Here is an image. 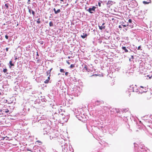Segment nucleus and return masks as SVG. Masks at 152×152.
<instances>
[{"instance_id": "1", "label": "nucleus", "mask_w": 152, "mask_h": 152, "mask_svg": "<svg viewBox=\"0 0 152 152\" xmlns=\"http://www.w3.org/2000/svg\"><path fill=\"white\" fill-rule=\"evenodd\" d=\"M96 8V7L95 6H93L92 8H89L87 10L90 13L92 14L94 13V12H95V10Z\"/></svg>"}, {"instance_id": "2", "label": "nucleus", "mask_w": 152, "mask_h": 152, "mask_svg": "<svg viewBox=\"0 0 152 152\" xmlns=\"http://www.w3.org/2000/svg\"><path fill=\"white\" fill-rule=\"evenodd\" d=\"M88 70V66L86 65L85 64L84 65V68L83 69V72H86Z\"/></svg>"}, {"instance_id": "3", "label": "nucleus", "mask_w": 152, "mask_h": 152, "mask_svg": "<svg viewBox=\"0 0 152 152\" xmlns=\"http://www.w3.org/2000/svg\"><path fill=\"white\" fill-rule=\"evenodd\" d=\"M55 13L56 14H57L58 13H59L61 12V10L60 9H58L57 10H56V9L55 8H54L53 9Z\"/></svg>"}, {"instance_id": "4", "label": "nucleus", "mask_w": 152, "mask_h": 152, "mask_svg": "<svg viewBox=\"0 0 152 152\" xmlns=\"http://www.w3.org/2000/svg\"><path fill=\"white\" fill-rule=\"evenodd\" d=\"M113 1H109L107 3V5L109 7L113 5Z\"/></svg>"}, {"instance_id": "5", "label": "nucleus", "mask_w": 152, "mask_h": 152, "mask_svg": "<svg viewBox=\"0 0 152 152\" xmlns=\"http://www.w3.org/2000/svg\"><path fill=\"white\" fill-rule=\"evenodd\" d=\"M50 75H49V76L48 77V79L46 80L45 81L44 83H48L50 80Z\"/></svg>"}, {"instance_id": "6", "label": "nucleus", "mask_w": 152, "mask_h": 152, "mask_svg": "<svg viewBox=\"0 0 152 152\" xmlns=\"http://www.w3.org/2000/svg\"><path fill=\"white\" fill-rule=\"evenodd\" d=\"M148 1H143V3L145 4H149V3H151V0H147Z\"/></svg>"}, {"instance_id": "7", "label": "nucleus", "mask_w": 152, "mask_h": 152, "mask_svg": "<svg viewBox=\"0 0 152 152\" xmlns=\"http://www.w3.org/2000/svg\"><path fill=\"white\" fill-rule=\"evenodd\" d=\"M87 36H88V35L87 34L83 33V35H81V37L82 38L84 39Z\"/></svg>"}, {"instance_id": "8", "label": "nucleus", "mask_w": 152, "mask_h": 152, "mask_svg": "<svg viewBox=\"0 0 152 152\" xmlns=\"http://www.w3.org/2000/svg\"><path fill=\"white\" fill-rule=\"evenodd\" d=\"M29 12L31 14L32 12V14L33 16L35 15V13L34 11L31 9H29L28 10Z\"/></svg>"}, {"instance_id": "9", "label": "nucleus", "mask_w": 152, "mask_h": 152, "mask_svg": "<svg viewBox=\"0 0 152 152\" xmlns=\"http://www.w3.org/2000/svg\"><path fill=\"white\" fill-rule=\"evenodd\" d=\"M99 29L100 30H102V29H105V26H102V25L101 26H100V25H99Z\"/></svg>"}, {"instance_id": "10", "label": "nucleus", "mask_w": 152, "mask_h": 152, "mask_svg": "<svg viewBox=\"0 0 152 152\" xmlns=\"http://www.w3.org/2000/svg\"><path fill=\"white\" fill-rule=\"evenodd\" d=\"M122 49L125 50V52L127 53L128 52V50L126 49L125 47H123Z\"/></svg>"}, {"instance_id": "11", "label": "nucleus", "mask_w": 152, "mask_h": 152, "mask_svg": "<svg viewBox=\"0 0 152 152\" xmlns=\"http://www.w3.org/2000/svg\"><path fill=\"white\" fill-rule=\"evenodd\" d=\"M12 62L11 61H10L9 62L10 64V68H11V67L12 66H14V64H13L12 63Z\"/></svg>"}, {"instance_id": "12", "label": "nucleus", "mask_w": 152, "mask_h": 152, "mask_svg": "<svg viewBox=\"0 0 152 152\" xmlns=\"http://www.w3.org/2000/svg\"><path fill=\"white\" fill-rule=\"evenodd\" d=\"M49 26L50 27L53 26V24L52 21L50 22L49 23Z\"/></svg>"}, {"instance_id": "13", "label": "nucleus", "mask_w": 152, "mask_h": 152, "mask_svg": "<svg viewBox=\"0 0 152 152\" xmlns=\"http://www.w3.org/2000/svg\"><path fill=\"white\" fill-rule=\"evenodd\" d=\"M36 142L38 143V144H39V145H41L42 143V142L41 141H40L39 140L37 141H36Z\"/></svg>"}, {"instance_id": "14", "label": "nucleus", "mask_w": 152, "mask_h": 152, "mask_svg": "<svg viewBox=\"0 0 152 152\" xmlns=\"http://www.w3.org/2000/svg\"><path fill=\"white\" fill-rule=\"evenodd\" d=\"M51 73V72L50 71H49V70L47 72V76H49V75H50V73Z\"/></svg>"}, {"instance_id": "15", "label": "nucleus", "mask_w": 152, "mask_h": 152, "mask_svg": "<svg viewBox=\"0 0 152 152\" xmlns=\"http://www.w3.org/2000/svg\"><path fill=\"white\" fill-rule=\"evenodd\" d=\"M37 22L38 24H40L41 23L40 19L39 18L37 20Z\"/></svg>"}, {"instance_id": "16", "label": "nucleus", "mask_w": 152, "mask_h": 152, "mask_svg": "<svg viewBox=\"0 0 152 152\" xmlns=\"http://www.w3.org/2000/svg\"><path fill=\"white\" fill-rule=\"evenodd\" d=\"M75 64H72L71 65L70 67V68L72 69L74 67H75Z\"/></svg>"}, {"instance_id": "17", "label": "nucleus", "mask_w": 152, "mask_h": 152, "mask_svg": "<svg viewBox=\"0 0 152 152\" xmlns=\"http://www.w3.org/2000/svg\"><path fill=\"white\" fill-rule=\"evenodd\" d=\"M60 72H63V73H64L65 72L64 69H60Z\"/></svg>"}, {"instance_id": "18", "label": "nucleus", "mask_w": 152, "mask_h": 152, "mask_svg": "<svg viewBox=\"0 0 152 152\" xmlns=\"http://www.w3.org/2000/svg\"><path fill=\"white\" fill-rule=\"evenodd\" d=\"M9 110L8 109H6L5 110L4 112L5 113H7L9 112Z\"/></svg>"}, {"instance_id": "19", "label": "nucleus", "mask_w": 152, "mask_h": 152, "mask_svg": "<svg viewBox=\"0 0 152 152\" xmlns=\"http://www.w3.org/2000/svg\"><path fill=\"white\" fill-rule=\"evenodd\" d=\"M3 72H4V73H6L7 72V69L6 68H5V69H3Z\"/></svg>"}, {"instance_id": "20", "label": "nucleus", "mask_w": 152, "mask_h": 152, "mask_svg": "<svg viewBox=\"0 0 152 152\" xmlns=\"http://www.w3.org/2000/svg\"><path fill=\"white\" fill-rule=\"evenodd\" d=\"M5 7H6V9H8V6L7 4H5Z\"/></svg>"}, {"instance_id": "21", "label": "nucleus", "mask_w": 152, "mask_h": 152, "mask_svg": "<svg viewBox=\"0 0 152 152\" xmlns=\"http://www.w3.org/2000/svg\"><path fill=\"white\" fill-rule=\"evenodd\" d=\"M152 76H150L149 75H147V77H148L150 79L151 78Z\"/></svg>"}, {"instance_id": "22", "label": "nucleus", "mask_w": 152, "mask_h": 152, "mask_svg": "<svg viewBox=\"0 0 152 152\" xmlns=\"http://www.w3.org/2000/svg\"><path fill=\"white\" fill-rule=\"evenodd\" d=\"M128 21H129V22L130 23H131L132 22V20L131 19H129V20Z\"/></svg>"}, {"instance_id": "23", "label": "nucleus", "mask_w": 152, "mask_h": 152, "mask_svg": "<svg viewBox=\"0 0 152 152\" xmlns=\"http://www.w3.org/2000/svg\"><path fill=\"white\" fill-rule=\"evenodd\" d=\"M5 38L7 39H8V37L7 35H6L5 36Z\"/></svg>"}, {"instance_id": "24", "label": "nucleus", "mask_w": 152, "mask_h": 152, "mask_svg": "<svg viewBox=\"0 0 152 152\" xmlns=\"http://www.w3.org/2000/svg\"><path fill=\"white\" fill-rule=\"evenodd\" d=\"M122 26H123L124 27H126L127 26H128V24H127V25H122Z\"/></svg>"}, {"instance_id": "25", "label": "nucleus", "mask_w": 152, "mask_h": 152, "mask_svg": "<svg viewBox=\"0 0 152 152\" xmlns=\"http://www.w3.org/2000/svg\"><path fill=\"white\" fill-rule=\"evenodd\" d=\"M140 48H141V46H140L138 47L137 49L138 50H140Z\"/></svg>"}, {"instance_id": "26", "label": "nucleus", "mask_w": 152, "mask_h": 152, "mask_svg": "<svg viewBox=\"0 0 152 152\" xmlns=\"http://www.w3.org/2000/svg\"><path fill=\"white\" fill-rule=\"evenodd\" d=\"M98 5L99 7L101 6V4L100 2H98Z\"/></svg>"}, {"instance_id": "27", "label": "nucleus", "mask_w": 152, "mask_h": 152, "mask_svg": "<svg viewBox=\"0 0 152 152\" xmlns=\"http://www.w3.org/2000/svg\"><path fill=\"white\" fill-rule=\"evenodd\" d=\"M68 73H68V72H65V75H66L67 76V75H68Z\"/></svg>"}, {"instance_id": "28", "label": "nucleus", "mask_w": 152, "mask_h": 152, "mask_svg": "<svg viewBox=\"0 0 152 152\" xmlns=\"http://www.w3.org/2000/svg\"><path fill=\"white\" fill-rule=\"evenodd\" d=\"M8 49H9V48H7L6 49V51L7 52L8 50Z\"/></svg>"}, {"instance_id": "29", "label": "nucleus", "mask_w": 152, "mask_h": 152, "mask_svg": "<svg viewBox=\"0 0 152 152\" xmlns=\"http://www.w3.org/2000/svg\"><path fill=\"white\" fill-rule=\"evenodd\" d=\"M118 27L119 28H122V27L121 26V25H119L118 26Z\"/></svg>"}, {"instance_id": "30", "label": "nucleus", "mask_w": 152, "mask_h": 152, "mask_svg": "<svg viewBox=\"0 0 152 152\" xmlns=\"http://www.w3.org/2000/svg\"><path fill=\"white\" fill-rule=\"evenodd\" d=\"M66 63H67V64H70V62H69L68 61H66Z\"/></svg>"}, {"instance_id": "31", "label": "nucleus", "mask_w": 152, "mask_h": 152, "mask_svg": "<svg viewBox=\"0 0 152 152\" xmlns=\"http://www.w3.org/2000/svg\"><path fill=\"white\" fill-rule=\"evenodd\" d=\"M30 0H28L27 3L28 4H30Z\"/></svg>"}, {"instance_id": "32", "label": "nucleus", "mask_w": 152, "mask_h": 152, "mask_svg": "<svg viewBox=\"0 0 152 152\" xmlns=\"http://www.w3.org/2000/svg\"><path fill=\"white\" fill-rule=\"evenodd\" d=\"M52 69H53V68H51L49 70V71H50V72H51V71L52 70Z\"/></svg>"}, {"instance_id": "33", "label": "nucleus", "mask_w": 152, "mask_h": 152, "mask_svg": "<svg viewBox=\"0 0 152 152\" xmlns=\"http://www.w3.org/2000/svg\"><path fill=\"white\" fill-rule=\"evenodd\" d=\"M104 24H105V23H102V26H104Z\"/></svg>"}, {"instance_id": "34", "label": "nucleus", "mask_w": 152, "mask_h": 152, "mask_svg": "<svg viewBox=\"0 0 152 152\" xmlns=\"http://www.w3.org/2000/svg\"><path fill=\"white\" fill-rule=\"evenodd\" d=\"M140 87L142 88H144V87L142 86H140Z\"/></svg>"}, {"instance_id": "35", "label": "nucleus", "mask_w": 152, "mask_h": 152, "mask_svg": "<svg viewBox=\"0 0 152 152\" xmlns=\"http://www.w3.org/2000/svg\"><path fill=\"white\" fill-rule=\"evenodd\" d=\"M60 1L61 2H64V0H60Z\"/></svg>"}, {"instance_id": "36", "label": "nucleus", "mask_w": 152, "mask_h": 152, "mask_svg": "<svg viewBox=\"0 0 152 152\" xmlns=\"http://www.w3.org/2000/svg\"><path fill=\"white\" fill-rule=\"evenodd\" d=\"M68 58L69 59V58H70V56H68Z\"/></svg>"}, {"instance_id": "37", "label": "nucleus", "mask_w": 152, "mask_h": 152, "mask_svg": "<svg viewBox=\"0 0 152 152\" xmlns=\"http://www.w3.org/2000/svg\"><path fill=\"white\" fill-rule=\"evenodd\" d=\"M143 152H146V151H143Z\"/></svg>"}, {"instance_id": "38", "label": "nucleus", "mask_w": 152, "mask_h": 152, "mask_svg": "<svg viewBox=\"0 0 152 152\" xmlns=\"http://www.w3.org/2000/svg\"><path fill=\"white\" fill-rule=\"evenodd\" d=\"M28 151H30V150H28Z\"/></svg>"}]
</instances>
